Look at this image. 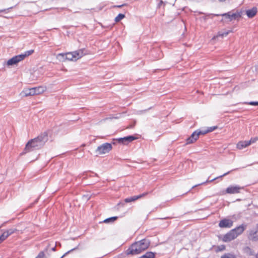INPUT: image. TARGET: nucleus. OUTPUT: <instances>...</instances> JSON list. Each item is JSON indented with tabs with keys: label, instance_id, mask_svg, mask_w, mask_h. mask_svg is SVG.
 Masks as SVG:
<instances>
[{
	"label": "nucleus",
	"instance_id": "nucleus-1",
	"mask_svg": "<svg viewBox=\"0 0 258 258\" xmlns=\"http://www.w3.org/2000/svg\"><path fill=\"white\" fill-rule=\"evenodd\" d=\"M47 140V134L46 133L40 135L37 138L31 139L26 144L24 149L25 152L22 154L29 152L33 149H39L41 148L44 146Z\"/></svg>",
	"mask_w": 258,
	"mask_h": 258
},
{
	"label": "nucleus",
	"instance_id": "nucleus-2",
	"mask_svg": "<svg viewBox=\"0 0 258 258\" xmlns=\"http://www.w3.org/2000/svg\"><path fill=\"white\" fill-rule=\"evenodd\" d=\"M150 245V242L147 239H142L133 244L127 250V254H138L146 250Z\"/></svg>",
	"mask_w": 258,
	"mask_h": 258
},
{
	"label": "nucleus",
	"instance_id": "nucleus-3",
	"mask_svg": "<svg viewBox=\"0 0 258 258\" xmlns=\"http://www.w3.org/2000/svg\"><path fill=\"white\" fill-rule=\"evenodd\" d=\"M244 229L245 227L241 225L225 234L222 238V240L225 242H229L240 235L244 231Z\"/></svg>",
	"mask_w": 258,
	"mask_h": 258
},
{
	"label": "nucleus",
	"instance_id": "nucleus-4",
	"mask_svg": "<svg viewBox=\"0 0 258 258\" xmlns=\"http://www.w3.org/2000/svg\"><path fill=\"white\" fill-rule=\"evenodd\" d=\"M112 147L110 143H104L98 146L95 150L97 155H101L109 153L112 150Z\"/></svg>",
	"mask_w": 258,
	"mask_h": 258
},
{
	"label": "nucleus",
	"instance_id": "nucleus-5",
	"mask_svg": "<svg viewBox=\"0 0 258 258\" xmlns=\"http://www.w3.org/2000/svg\"><path fill=\"white\" fill-rule=\"evenodd\" d=\"M242 14V11H240L239 12L237 11L235 13H231V12H229L227 13L223 14L222 16L225 19H228L229 21H231L233 20H236L238 18L241 17Z\"/></svg>",
	"mask_w": 258,
	"mask_h": 258
},
{
	"label": "nucleus",
	"instance_id": "nucleus-6",
	"mask_svg": "<svg viewBox=\"0 0 258 258\" xmlns=\"http://www.w3.org/2000/svg\"><path fill=\"white\" fill-rule=\"evenodd\" d=\"M242 188V187L238 185H231L226 188V192L229 194H238Z\"/></svg>",
	"mask_w": 258,
	"mask_h": 258
},
{
	"label": "nucleus",
	"instance_id": "nucleus-7",
	"mask_svg": "<svg viewBox=\"0 0 258 258\" xmlns=\"http://www.w3.org/2000/svg\"><path fill=\"white\" fill-rule=\"evenodd\" d=\"M23 60V56L20 55H16L9 59L7 62V64L9 66H13L17 64L19 62Z\"/></svg>",
	"mask_w": 258,
	"mask_h": 258
},
{
	"label": "nucleus",
	"instance_id": "nucleus-8",
	"mask_svg": "<svg viewBox=\"0 0 258 258\" xmlns=\"http://www.w3.org/2000/svg\"><path fill=\"white\" fill-rule=\"evenodd\" d=\"M75 61L81 58L83 56L87 54L86 51L85 49H80L76 51H73Z\"/></svg>",
	"mask_w": 258,
	"mask_h": 258
},
{
	"label": "nucleus",
	"instance_id": "nucleus-9",
	"mask_svg": "<svg viewBox=\"0 0 258 258\" xmlns=\"http://www.w3.org/2000/svg\"><path fill=\"white\" fill-rule=\"evenodd\" d=\"M233 221L230 219H224L220 221L219 226L221 228H230L232 226Z\"/></svg>",
	"mask_w": 258,
	"mask_h": 258
},
{
	"label": "nucleus",
	"instance_id": "nucleus-10",
	"mask_svg": "<svg viewBox=\"0 0 258 258\" xmlns=\"http://www.w3.org/2000/svg\"><path fill=\"white\" fill-rule=\"evenodd\" d=\"M35 91L33 88H26L24 89L20 93V95L22 97H27L29 96L35 95Z\"/></svg>",
	"mask_w": 258,
	"mask_h": 258
},
{
	"label": "nucleus",
	"instance_id": "nucleus-11",
	"mask_svg": "<svg viewBox=\"0 0 258 258\" xmlns=\"http://www.w3.org/2000/svg\"><path fill=\"white\" fill-rule=\"evenodd\" d=\"M136 139V138L134 136H129L125 137L124 138H119L117 140H118V143L126 145L128 143L132 142L133 141L135 140Z\"/></svg>",
	"mask_w": 258,
	"mask_h": 258
},
{
	"label": "nucleus",
	"instance_id": "nucleus-12",
	"mask_svg": "<svg viewBox=\"0 0 258 258\" xmlns=\"http://www.w3.org/2000/svg\"><path fill=\"white\" fill-rule=\"evenodd\" d=\"M198 131L194 132L192 135L186 140V144L194 143L199 138Z\"/></svg>",
	"mask_w": 258,
	"mask_h": 258
},
{
	"label": "nucleus",
	"instance_id": "nucleus-13",
	"mask_svg": "<svg viewBox=\"0 0 258 258\" xmlns=\"http://www.w3.org/2000/svg\"><path fill=\"white\" fill-rule=\"evenodd\" d=\"M249 239L253 241L258 240V226L255 229L251 231L249 235Z\"/></svg>",
	"mask_w": 258,
	"mask_h": 258
},
{
	"label": "nucleus",
	"instance_id": "nucleus-14",
	"mask_svg": "<svg viewBox=\"0 0 258 258\" xmlns=\"http://www.w3.org/2000/svg\"><path fill=\"white\" fill-rule=\"evenodd\" d=\"M257 12V9L256 7H253L251 9L246 10L245 13L249 18H252L254 17Z\"/></svg>",
	"mask_w": 258,
	"mask_h": 258
},
{
	"label": "nucleus",
	"instance_id": "nucleus-15",
	"mask_svg": "<svg viewBox=\"0 0 258 258\" xmlns=\"http://www.w3.org/2000/svg\"><path fill=\"white\" fill-rule=\"evenodd\" d=\"M147 194V193H145V194H142V195H140L139 196H133V197H130V198L125 199L124 200V201L126 203H129V202H133V201H135L139 199V198H141L145 196Z\"/></svg>",
	"mask_w": 258,
	"mask_h": 258
},
{
	"label": "nucleus",
	"instance_id": "nucleus-16",
	"mask_svg": "<svg viewBox=\"0 0 258 258\" xmlns=\"http://www.w3.org/2000/svg\"><path fill=\"white\" fill-rule=\"evenodd\" d=\"M17 230L16 229H10L4 232L1 236L4 240L10 235L14 233Z\"/></svg>",
	"mask_w": 258,
	"mask_h": 258
},
{
	"label": "nucleus",
	"instance_id": "nucleus-17",
	"mask_svg": "<svg viewBox=\"0 0 258 258\" xmlns=\"http://www.w3.org/2000/svg\"><path fill=\"white\" fill-rule=\"evenodd\" d=\"M249 145V143L247 141H240L237 144V148L238 149H242L243 148H245Z\"/></svg>",
	"mask_w": 258,
	"mask_h": 258
},
{
	"label": "nucleus",
	"instance_id": "nucleus-18",
	"mask_svg": "<svg viewBox=\"0 0 258 258\" xmlns=\"http://www.w3.org/2000/svg\"><path fill=\"white\" fill-rule=\"evenodd\" d=\"M34 90L35 91V95H38L43 93L46 90V87L39 86L38 87L33 88Z\"/></svg>",
	"mask_w": 258,
	"mask_h": 258
},
{
	"label": "nucleus",
	"instance_id": "nucleus-19",
	"mask_svg": "<svg viewBox=\"0 0 258 258\" xmlns=\"http://www.w3.org/2000/svg\"><path fill=\"white\" fill-rule=\"evenodd\" d=\"M216 128H217V126H212L209 127L206 130H204L202 131H198V136H199L200 135H205L208 133L211 132L215 130Z\"/></svg>",
	"mask_w": 258,
	"mask_h": 258
},
{
	"label": "nucleus",
	"instance_id": "nucleus-20",
	"mask_svg": "<svg viewBox=\"0 0 258 258\" xmlns=\"http://www.w3.org/2000/svg\"><path fill=\"white\" fill-rule=\"evenodd\" d=\"M232 30H229L227 31H225L224 32H219L218 34L216 36H215L213 37L212 40H215L217 37H223L224 36H226L228 35L230 33L232 32Z\"/></svg>",
	"mask_w": 258,
	"mask_h": 258
},
{
	"label": "nucleus",
	"instance_id": "nucleus-21",
	"mask_svg": "<svg viewBox=\"0 0 258 258\" xmlns=\"http://www.w3.org/2000/svg\"><path fill=\"white\" fill-rule=\"evenodd\" d=\"M66 56V53H59L56 55V58L60 62H64L67 60Z\"/></svg>",
	"mask_w": 258,
	"mask_h": 258
},
{
	"label": "nucleus",
	"instance_id": "nucleus-22",
	"mask_svg": "<svg viewBox=\"0 0 258 258\" xmlns=\"http://www.w3.org/2000/svg\"><path fill=\"white\" fill-rule=\"evenodd\" d=\"M66 56H65L67 60L75 61L74 54L73 52H70L66 53Z\"/></svg>",
	"mask_w": 258,
	"mask_h": 258
},
{
	"label": "nucleus",
	"instance_id": "nucleus-23",
	"mask_svg": "<svg viewBox=\"0 0 258 258\" xmlns=\"http://www.w3.org/2000/svg\"><path fill=\"white\" fill-rule=\"evenodd\" d=\"M221 258H236V255L233 253H227L222 255Z\"/></svg>",
	"mask_w": 258,
	"mask_h": 258
},
{
	"label": "nucleus",
	"instance_id": "nucleus-24",
	"mask_svg": "<svg viewBox=\"0 0 258 258\" xmlns=\"http://www.w3.org/2000/svg\"><path fill=\"white\" fill-rule=\"evenodd\" d=\"M34 52L33 50H30L26 51L24 54H20L21 56H23V60L27 56L31 55Z\"/></svg>",
	"mask_w": 258,
	"mask_h": 258
},
{
	"label": "nucleus",
	"instance_id": "nucleus-25",
	"mask_svg": "<svg viewBox=\"0 0 258 258\" xmlns=\"http://www.w3.org/2000/svg\"><path fill=\"white\" fill-rule=\"evenodd\" d=\"M117 217H110V218L105 219L104 220L103 222L106 223H107L109 222H113L115 220H116L117 219Z\"/></svg>",
	"mask_w": 258,
	"mask_h": 258
},
{
	"label": "nucleus",
	"instance_id": "nucleus-26",
	"mask_svg": "<svg viewBox=\"0 0 258 258\" xmlns=\"http://www.w3.org/2000/svg\"><path fill=\"white\" fill-rule=\"evenodd\" d=\"M124 15L122 14H119L118 16L115 18V21L117 22L122 20L124 18Z\"/></svg>",
	"mask_w": 258,
	"mask_h": 258
},
{
	"label": "nucleus",
	"instance_id": "nucleus-27",
	"mask_svg": "<svg viewBox=\"0 0 258 258\" xmlns=\"http://www.w3.org/2000/svg\"><path fill=\"white\" fill-rule=\"evenodd\" d=\"M35 258H46L43 251L40 252Z\"/></svg>",
	"mask_w": 258,
	"mask_h": 258
},
{
	"label": "nucleus",
	"instance_id": "nucleus-28",
	"mask_svg": "<svg viewBox=\"0 0 258 258\" xmlns=\"http://www.w3.org/2000/svg\"><path fill=\"white\" fill-rule=\"evenodd\" d=\"M258 140V137H255L253 138H251L249 141H247L248 143H249V145L252 144L256 142Z\"/></svg>",
	"mask_w": 258,
	"mask_h": 258
},
{
	"label": "nucleus",
	"instance_id": "nucleus-29",
	"mask_svg": "<svg viewBox=\"0 0 258 258\" xmlns=\"http://www.w3.org/2000/svg\"><path fill=\"white\" fill-rule=\"evenodd\" d=\"M229 173V172H226V173H224V174H223V175H221V176H220L219 177H216V178H214V179H212L211 180H209V181L207 180L206 182H211L214 181V180H215V179H217L218 178L222 177H223V176H225L226 175L228 174Z\"/></svg>",
	"mask_w": 258,
	"mask_h": 258
},
{
	"label": "nucleus",
	"instance_id": "nucleus-30",
	"mask_svg": "<svg viewBox=\"0 0 258 258\" xmlns=\"http://www.w3.org/2000/svg\"><path fill=\"white\" fill-rule=\"evenodd\" d=\"M218 249L219 251L224 250L225 249V246L224 245H220L218 246Z\"/></svg>",
	"mask_w": 258,
	"mask_h": 258
},
{
	"label": "nucleus",
	"instance_id": "nucleus-31",
	"mask_svg": "<svg viewBox=\"0 0 258 258\" xmlns=\"http://www.w3.org/2000/svg\"><path fill=\"white\" fill-rule=\"evenodd\" d=\"M248 104L251 105H258V102H250L248 103Z\"/></svg>",
	"mask_w": 258,
	"mask_h": 258
},
{
	"label": "nucleus",
	"instance_id": "nucleus-32",
	"mask_svg": "<svg viewBox=\"0 0 258 258\" xmlns=\"http://www.w3.org/2000/svg\"><path fill=\"white\" fill-rule=\"evenodd\" d=\"M76 248H73L72 249H71V250L67 252L66 253H65L61 257H60V258H63L64 256H65L67 254H68L70 252H71V251H73L74 250V249H75Z\"/></svg>",
	"mask_w": 258,
	"mask_h": 258
},
{
	"label": "nucleus",
	"instance_id": "nucleus-33",
	"mask_svg": "<svg viewBox=\"0 0 258 258\" xmlns=\"http://www.w3.org/2000/svg\"><path fill=\"white\" fill-rule=\"evenodd\" d=\"M3 241H4V239H3L2 236H0V243H1Z\"/></svg>",
	"mask_w": 258,
	"mask_h": 258
},
{
	"label": "nucleus",
	"instance_id": "nucleus-34",
	"mask_svg": "<svg viewBox=\"0 0 258 258\" xmlns=\"http://www.w3.org/2000/svg\"><path fill=\"white\" fill-rule=\"evenodd\" d=\"M123 6V5H120V6H114V7H118V8H120V7H122Z\"/></svg>",
	"mask_w": 258,
	"mask_h": 258
},
{
	"label": "nucleus",
	"instance_id": "nucleus-35",
	"mask_svg": "<svg viewBox=\"0 0 258 258\" xmlns=\"http://www.w3.org/2000/svg\"><path fill=\"white\" fill-rule=\"evenodd\" d=\"M6 9H4V10H0V12H5L6 11Z\"/></svg>",
	"mask_w": 258,
	"mask_h": 258
},
{
	"label": "nucleus",
	"instance_id": "nucleus-36",
	"mask_svg": "<svg viewBox=\"0 0 258 258\" xmlns=\"http://www.w3.org/2000/svg\"><path fill=\"white\" fill-rule=\"evenodd\" d=\"M219 1L221 2H225L226 0H218Z\"/></svg>",
	"mask_w": 258,
	"mask_h": 258
},
{
	"label": "nucleus",
	"instance_id": "nucleus-37",
	"mask_svg": "<svg viewBox=\"0 0 258 258\" xmlns=\"http://www.w3.org/2000/svg\"><path fill=\"white\" fill-rule=\"evenodd\" d=\"M52 249L53 251H55V247H54L52 248Z\"/></svg>",
	"mask_w": 258,
	"mask_h": 258
},
{
	"label": "nucleus",
	"instance_id": "nucleus-38",
	"mask_svg": "<svg viewBox=\"0 0 258 258\" xmlns=\"http://www.w3.org/2000/svg\"><path fill=\"white\" fill-rule=\"evenodd\" d=\"M162 3H163V2H162V1H161L160 2V4H162Z\"/></svg>",
	"mask_w": 258,
	"mask_h": 258
},
{
	"label": "nucleus",
	"instance_id": "nucleus-39",
	"mask_svg": "<svg viewBox=\"0 0 258 258\" xmlns=\"http://www.w3.org/2000/svg\"><path fill=\"white\" fill-rule=\"evenodd\" d=\"M162 3H163V2H162V1H161L160 2V4H162Z\"/></svg>",
	"mask_w": 258,
	"mask_h": 258
},
{
	"label": "nucleus",
	"instance_id": "nucleus-40",
	"mask_svg": "<svg viewBox=\"0 0 258 258\" xmlns=\"http://www.w3.org/2000/svg\"><path fill=\"white\" fill-rule=\"evenodd\" d=\"M257 258H258V257H257Z\"/></svg>",
	"mask_w": 258,
	"mask_h": 258
}]
</instances>
